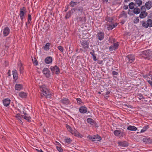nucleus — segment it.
I'll use <instances>...</instances> for the list:
<instances>
[{"instance_id": "nucleus-34", "label": "nucleus", "mask_w": 152, "mask_h": 152, "mask_svg": "<svg viewBox=\"0 0 152 152\" xmlns=\"http://www.w3.org/2000/svg\"><path fill=\"white\" fill-rule=\"evenodd\" d=\"M90 53L91 55L92 56L93 59L94 61H96L97 60L96 57L95 55V51L94 50H93L92 51L90 52Z\"/></svg>"}, {"instance_id": "nucleus-37", "label": "nucleus", "mask_w": 152, "mask_h": 152, "mask_svg": "<svg viewBox=\"0 0 152 152\" xmlns=\"http://www.w3.org/2000/svg\"><path fill=\"white\" fill-rule=\"evenodd\" d=\"M73 10H74L75 11L77 10V11L80 12L81 13H82L83 10V7H80L78 8L77 9L75 8H73Z\"/></svg>"}, {"instance_id": "nucleus-22", "label": "nucleus", "mask_w": 152, "mask_h": 152, "mask_svg": "<svg viewBox=\"0 0 152 152\" xmlns=\"http://www.w3.org/2000/svg\"><path fill=\"white\" fill-rule=\"evenodd\" d=\"M53 61L52 57L51 56H48L47 57L45 60V62L46 64H49L52 63Z\"/></svg>"}, {"instance_id": "nucleus-23", "label": "nucleus", "mask_w": 152, "mask_h": 152, "mask_svg": "<svg viewBox=\"0 0 152 152\" xmlns=\"http://www.w3.org/2000/svg\"><path fill=\"white\" fill-rule=\"evenodd\" d=\"M23 88V85L20 84H16L15 87V90L19 91L22 89Z\"/></svg>"}, {"instance_id": "nucleus-25", "label": "nucleus", "mask_w": 152, "mask_h": 152, "mask_svg": "<svg viewBox=\"0 0 152 152\" xmlns=\"http://www.w3.org/2000/svg\"><path fill=\"white\" fill-rule=\"evenodd\" d=\"M143 141L146 144H150L152 143V141L150 138L145 137L143 138Z\"/></svg>"}, {"instance_id": "nucleus-50", "label": "nucleus", "mask_w": 152, "mask_h": 152, "mask_svg": "<svg viewBox=\"0 0 152 152\" xmlns=\"http://www.w3.org/2000/svg\"><path fill=\"white\" fill-rule=\"evenodd\" d=\"M23 67L22 64H20V65L19 70L20 72L21 73L22 72V71L23 70Z\"/></svg>"}, {"instance_id": "nucleus-44", "label": "nucleus", "mask_w": 152, "mask_h": 152, "mask_svg": "<svg viewBox=\"0 0 152 152\" xmlns=\"http://www.w3.org/2000/svg\"><path fill=\"white\" fill-rule=\"evenodd\" d=\"M87 138L89 140H92V141H95V140H94L95 139V135L94 136H92L89 135L87 136Z\"/></svg>"}, {"instance_id": "nucleus-63", "label": "nucleus", "mask_w": 152, "mask_h": 152, "mask_svg": "<svg viewBox=\"0 0 152 152\" xmlns=\"http://www.w3.org/2000/svg\"><path fill=\"white\" fill-rule=\"evenodd\" d=\"M10 70H9L8 71V74L9 76H10Z\"/></svg>"}, {"instance_id": "nucleus-16", "label": "nucleus", "mask_w": 152, "mask_h": 152, "mask_svg": "<svg viewBox=\"0 0 152 152\" xmlns=\"http://www.w3.org/2000/svg\"><path fill=\"white\" fill-rule=\"evenodd\" d=\"M4 37H6L9 34L10 30L8 27H5L2 30Z\"/></svg>"}, {"instance_id": "nucleus-59", "label": "nucleus", "mask_w": 152, "mask_h": 152, "mask_svg": "<svg viewBox=\"0 0 152 152\" xmlns=\"http://www.w3.org/2000/svg\"><path fill=\"white\" fill-rule=\"evenodd\" d=\"M147 82L152 87V81L150 80H147Z\"/></svg>"}, {"instance_id": "nucleus-39", "label": "nucleus", "mask_w": 152, "mask_h": 152, "mask_svg": "<svg viewBox=\"0 0 152 152\" xmlns=\"http://www.w3.org/2000/svg\"><path fill=\"white\" fill-rule=\"evenodd\" d=\"M105 20L107 22L109 23H112L113 20V19L112 18L108 16L106 17Z\"/></svg>"}, {"instance_id": "nucleus-27", "label": "nucleus", "mask_w": 152, "mask_h": 152, "mask_svg": "<svg viewBox=\"0 0 152 152\" xmlns=\"http://www.w3.org/2000/svg\"><path fill=\"white\" fill-rule=\"evenodd\" d=\"M18 94L19 96L22 98H26L27 95V93L23 91L20 92Z\"/></svg>"}, {"instance_id": "nucleus-52", "label": "nucleus", "mask_w": 152, "mask_h": 152, "mask_svg": "<svg viewBox=\"0 0 152 152\" xmlns=\"http://www.w3.org/2000/svg\"><path fill=\"white\" fill-rule=\"evenodd\" d=\"M146 9L145 7V5H144L141 7V9L142 11H146Z\"/></svg>"}, {"instance_id": "nucleus-19", "label": "nucleus", "mask_w": 152, "mask_h": 152, "mask_svg": "<svg viewBox=\"0 0 152 152\" xmlns=\"http://www.w3.org/2000/svg\"><path fill=\"white\" fill-rule=\"evenodd\" d=\"M12 73L13 79L15 80V83H17L18 73L17 71L15 69H14L12 71Z\"/></svg>"}, {"instance_id": "nucleus-12", "label": "nucleus", "mask_w": 152, "mask_h": 152, "mask_svg": "<svg viewBox=\"0 0 152 152\" xmlns=\"http://www.w3.org/2000/svg\"><path fill=\"white\" fill-rule=\"evenodd\" d=\"M79 111L82 114L89 113V111H88L87 108L85 106H81L79 108Z\"/></svg>"}, {"instance_id": "nucleus-4", "label": "nucleus", "mask_w": 152, "mask_h": 152, "mask_svg": "<svg viewBox=\"0 0 152 152\" xmlns=\"http://www.w3.org/2000/svg\"><path fill=\"white\" fill-rule=\"evenodd\" d=\"M81 46L86 51L89 48V41L88 40H81L80 41Z\"/></svg>"}, {"instance_id": "nucleus-32", "label": "nucleus", "mask_w": 152, "mask_h": 152, "mask_svg": "<svg viewBox=\"0 0 152 152\" xmlns=\"http://www.w3.org/2000/svg\"><path fill=\"white\" fill-rule=\"evenodd\" d=\"M127 129L129 130L135 131L137 129L135 126L130 125L127 127Z\"/></svg>"}, {"instance_id": "nucleus-43", "label": "nucleus", "mask_w": 152, "mask_h": 152, "mask_svg": "<svg viewBox=\"0 0 152 152\" xmlns=\"http://www.w3.org/2000/svg\"><path fill=\"white\" fill-rule=\"evenodd\" d=\"M95 139L94 140L95 141H98L101 140L102 139L101 137L99 136L98 134L96 136L95 135Z\"/></svg>"}, {"instance_id": "nucleus-9", "label": "nucleus", "mask_w": 152, "mask_h": 152, "mask_svg": "<svg viewBox=\"0 0 152 152\" xmlns=\"http://www.w3.org/2000/svg\"><path fill=\"white\" fill-rule=\"evenodd\" d=\"M104 34L103 32L99 31L97 33L96 35V37L97 39L99 41L103 40L104 38Z\"/></svg>"}, {"instance_id": "nucleus-8", "label": "nucleus", "mask_w": 152, "mask_h": 152, "mask_svg": "<svg viewBox=\"0 0 152 152\" xmlns=\"http://www.w3.org/2000/svg\"><path fill=\"white\" fill-rule=\"evenodd\" d=\"M114 134L119 138L123 137L125 135V133L123 131L119 130H115L113 132Z\"/></svg>"}, {"instance_id": "nucleus-3", "label": "nucleus", "mask_w": 152, "mask_h": 152, "mask_svg": "<svg viewBox=\"0 0 152 152\" xmlns=\"http://www.w3.org/2000/svg\"><path fill=\"white\" fill-rule=\"evenodd\" d=\"M26 12V8L25 7H21L20 9V12L19 13V16L20 17V19L22 22L21 24L22 25H23V20L25 17V14Z\"/></svg>"}, {"instance_id": "nucleus-5", "label": "nucleus", "mask_w": 152, "mask_h": 152, "mask_svg": "<svg viewBox=\"0 0 152 152\" xmlns=\"http://www.w3.org/2000/svg\"><path fill=\"white\" fill-rule=\"evenodd\" d=\"M50 69L53 74H55L58 75L60 73V69L57 65L51 66Z\"/></svg>"}, {"instance_id": "nucleus-24", "label": "nucleus", "mask_w": 152, "mask_h": 152, "mask_svg": "<svg viewBox=\"0 0 152 152\" xmlns=\"http://www.w3.org/2000/svg\"><path fill=\"white\" fill-rule=\"evenodd\" d=\"M145 7L147 10L150 9L152 6V2L151 1H149L146 2L145 4Z\"/></svg>"}, {"instance_id": "nucleus-38", "label": "nucleus", "mask_w": 152, "mask_h": 152, "mask_svg": "<svg viewBox=\"0 0 152 152\" xmlns=\"http://www.w3.org/2000/svg\"><path fill=\"white\" fill-rule=\"evenodd\" d=\"M64 140L65 142L67 143L68 144H70L72 141V139L69 137H65Z\"/></svg>"}, {"instance_id": "nucleus-31", "label": "nucleus", "mask_w": 152, "mask_h": 152, "mask_svg": "<svg viewBox=\"0 0 152 152\" xmlns=\"http://www.w3.org/2000/svg\"><path fill=\"white\" fill-rule=\"evenodd\" d=\"M50 43H47L45 45V46L43 47V49L46 51H48L50 49Z\"/></svg>"}, {"instance_id": "nucleus-45", "label": "nucleus", "mask_w": 152, "mask_h": 152, "mask_svg": "<svg viewBox=\"0 0 152 152\" xmlns=\"http://www.w3.org/2000/svg\"><path fill=\"white\" fill-rule=\"evenodd\" d=\"M151 72H150L148 74L145 75L144 77L147 78H148L150 79V78H151V76L152 75L151 74Z\"/></svg>"}, {"instance_id": "nucleus-41", "label": "nucleus", "mask_w": 152, "mask_h": 152, "mask_svg": "<svg viewBox=\"0 0 152 152\" xmlns=\"http://www.w3.org/2000/svg\"><path fill=\"white\" fill-rule=\"evenodd\" d=\"M31 14H29L28 15V24L30 23L31 21Z\"/></svg>"}, {"instance_id": "nucleus-11", "label": "nucleus", "mask_w": 152, "mask_h": 152, "mask_svg": "<svg viewBox=\"0 0 152 152\" xmlns=\"http://www.w3.org/2000/svg\"><path fill=\"white\" fill-rule=\"evenodd\" d=\"M42 72L47 78L50 76V72L49 69L47 68H44L42 70Z\"/></svg>"}, {"instance_id": "nucleus-18", "label": "nucleus", "mask_w": 152, "mask_h": 152, "mask_svg": "<svg viewBox=\"0 0 152 152\" xmlns=\"http://www.w3.org/2000/svg\"><path fill=\"white\" fill-rule=\"evenodd\" d=\"M118 144L119 146L123 147H127L129 145L128 142L125 141L118 142Z\"/></svg>"}, {"instance_id": "nucleus-53", "label": "nucleus", "mask_w": 152, "mask_h": 152, "mask_svg": "<svg viewBox=\"0 0 152 152\" xmlns=\"http://www.w3.org/2000/svg\"><path fill=\"white\" fill-rule=\"evenodd\" d=\"M70 5L72 7H74L75 6V2H73L72 1H71L70 3Z\"/></svg>"}, {"instance_id": "nucleus-10", "label": "nucleus", "mask_w": 152, "mask_h": 152, "mask_svg": "<svg viewBox=\"0 0 152 152\" xmlns=\"http://www.w3.org/2000/svg\"><path fill=\"white\" fill-rule=\"evenodd\" d=\"M119 45V43L117 42L115 43H114L113 46H111L109 47V50L110 51H112L113 50H117L118 48Z\"/></svg>"}, {"instance_id": "nucleus-33", "label": "nucleus", "mask_w": 152, "mask_h": 152, "mask_svg": "<svg viewBox=\"0 0 152 152\" xmlns=\"http://www.w3.org/2000/svg\"><path fill=\"white\" fill-rule=\"evenodd\" d=\"M140 10L139 8L136 7L134 9L133 12L134 14H138L140 13Z\"/></svg>"}, {"instance_id": "nucleus-21", "label": "nucleus", "mask_w": 152, "mask_h": 152, "mask_svg": "<svg viewBox=\"0 0 152 152\" xmlns=\"http://www.w3.org/2000/svg\"><path fill=\"white\" fill-rule=\"evenodd\" d=\"M108 25V27L107 29L108 30H111L113 29L117 25V23H111L110 24Z\"/></svg>"}, {"instance_id": "nucleus-64", "label": "nucleus", "mask_w": 152, "mask_h": 152, "mask_svg": "<svg viewBox=\"0 0 152 152\" xmlns=\"http://www.w3.org/2000/svg\"><path fill=\"white\" fill-rule=\"evenodd\" d=\"M68 10V7H67L65 8V10H64V11L66 12V11H67V10Z\"/></svg>"}, {"instance_id": "nucleus-17", "label": "nucleus", "mask_w": 152, "mask_h": 152, "mask_svg": "<svg viewBox=\"0 0 152 152\" xmlns=\"http://www.w3.org/2000/svg\"><path fill=\"white\" fill-rule=\"evenodd\" d=\"M2 101L4 106L7 107L10 104L11 100L9 98H6L3 99Z\"/></svg>"}, {"instance_id": "nucleus-57", "label": "nucleus", "mask_w": 152, "mask_h": 152, "mask_svg": "<svg viewBox=\"0 0 152 152\" xmlns=\"http://www.w3.org/2000/svg\"><path fill=\"white\" fill-rule=\"evenodd\" d=\"M139 96V98L140 100L144 99V97L142 95H140Z\"/></svg>"}, {"instance_id": "nucleus-51", "label": "nucleus", "mask_w": 152, "mask_h": 152, "mask_svg": "<svg viewBox=\"0 0 152 152\" xmlns=\"http://www.w3.org/2000/svg\"><path fill=\"white\" fill-rule=\"evenodd\" d=\"M31 118L30 116H27L25 119L28 121V122H30L31 121Z\"/></svg>"}, {"instance_id": "nucleus-6", "label": "nucleus", "mask_w": 152, "mask_h": 152, "mask_svg": "<svg viewBox=\"0 0 152 152\" xmlns=\"http://www.w3.org/2000/svg\"><path fill=\"white\" fill-rule=\"evenodd\" d=\"M135 60V56L133 54H129L126 56L125 58L126 61L127 63H132Z\"/></svg>"}, {"instance_id": "nucleus-20", "label": "nucleus", "mask_w": 152, "mask_h": 152, "mask_svg": "<svg viewBox=\"0 0 152 152\" xmlns=\"http://www.w3.org/2000/svg\"><path fill=\"white\" fill-rule=\"evenodd\" d=\"M10 43L11 40L10 38H7L6 39L5 43L4 44V46L5 47V48L8 49L9 47Z\"/></svg>"}, {"instance_id": "nucleus-35", "label": "nucleus", "mask_w": 152, "mask_h": 152, "mask_svg": "<svg viewBox=\"0 0 152 152\" xmlns=\"http://www.w3.org/2000/svg\"><path fill=\"white\" fill-rule=\"evenodd\" d=\"M73 135L77 137L82 138L83 137L82 135L80 134L77 131H75Z\"/></svg>"}, {"instance_id": "nucleus-47", "label": "nucleus", "mask_w": 152, "mask_h": 152, "mask_svg": "<svg viewBox=\"0 0 152 152\" xmlns=\"http://www.w3.org/2000/svg\"><path fill=\"white\" fill-rule=\"evenodd\" d=\"M139 21V19L138 17H136L134 19L133 22L134 23L137 24L138 23Z\"/></svg>"}, {"instance_id": "nucleus-56", "label": "nucleus", "mask_w": 152, "mask_h": 152, "mask_svg": "<svg viewBox=\"0 0 152 152\" xmlns=\"http://www.w3.org/2000/svg\"><path fill=\"white\" fill-rule=\"evenodd\" d=\"M112 74L113 75H118V72L115 71H113L112 72Z\"/></svg>"}, {"instance_id": "nucleus-62", "label": "nucleus", "mask_w": 152, "mask_h": 152, "mask_svg": "<svg viewBox=\"0 0 152 152\" xmlns=\"http://www.w3.org/2000/svg\"><path fill=\"white\" fill-rule=\"evenodd\" d=\"M25 116V115H21V116H22V117L24 119H25V118L26 117V116Z\"/></svg>"}, {"instance_id": "nucleus-30", "label": "nucleus", "mask_w": 152, "mask_h": 152, "mask_svg": "<svg viewBox=\"0 0 152 152\" xmlns=\"http://www.w3.org/2000/svg\"><path fill=\"white\" fill-rule=\"evenodd\" d=\"M135 6L139 7L141 5L142 1L141 0H134Z\"/></svg>"}, {"instance_id": "nucleus-15", "label": "nucleus", "mask_w": 152, "mask_h": 152, "mask_svg": "<svg viewBox=\"0 0 152 152\" xmlns=\"http://www.w3.org/2000/svg\"><path fill=\"white\" fill-rule=\"evenodd\" d=\"M60 102L64 105H68L70 104V100L66 98H63L62 99Z\"/></svg>"}, {"instance_id": "nucleus-60", "label": "nucleus", "mask_w": 152, "mask_h": 152, "mask_svg": "<svg viewBox=\"0 0 152 152\" xmlns=\"http://www.w3.org/2000/svg\"><path fill=\"white\" fill-rule=\"evenodd\" d=\"M110 91H107L106 92V95H107L110 94Z\"/></svg>"}, {"instance_id": "nucleus-55", "label": "nucleus", "mask_w": 152, "mask_h": 152, "mask_svg": "<svg viewBox=\"0 0 152 152\" xmlns=\"http://www.w3.org/2000/svg\"><path fill=\"white\" fill-rule=\"evenodd\" d=\"M33 61L34 64L36 66L38 64V61L37 59H35L34 61Z\"/></svg>"}, {"instance_id": "nucleus-36", "label": "nucleus", "mask_w": 152, "mask_h": 152, "mask_svg": "<svg viewBox=\"0 0 152 152\" xmlns=\"http://www.w3.org/2000/svg\"><path fill=\"white\" fill-rule=\"evenodd\" d=\"M149 128V126L148 125H146L145 126L143 127V128L141 130L140 132L143 133L147 130Z\"/></svg>"}, {"instance_id": "nucleus-54", "label": "nucleus", "mask_w": 152, "mask_h": 152, "mask_svg": "<svg viewBox=\"0 0 152 152\" xmlns=\"http://www.w3.org/2000/svg\"><path fill=\"white\" fill-rule=\"evenodd\" d=\"M76 100L77 103L79 104H80V102H82V100L80 98H77L76 99Z\"/></svg>"}, {"instance_id": "nucleus-49", "label": "nucleus", "mask_w": 152, "mask_h": 152, "mask_svg": "<svg viewBox=\"0 0 152 152\" xmlns=\"http://www.w3.org/2000/svg\"><path fill=\"white\" fill-rule=\"evenodd\" d=\"M66 127L69 132L72 129L70 126L68 124H66Z\"/></svg>"}, {"instance_id": "nucleus-14", "label": "nucleus", "mask_w": 152, "mask_h": 152, "mask_svg": "<svg viewBox=\"0 0 152 152\" xmlns=\"http://www.w3.org/2000/svg\"><path fill=\"white\" fill-rule=\"evenodd\" d=\"M76 19L78 23H85L86 21V17H77L76 18Z\"/></svg>"}, {"instance_id": "nucleus-13", "label": "nucleus", "mask_w": 152, "mask_h": 152, "mask_svg": "<svg viewBox=\"0 0 152 152\" xmlns=\"http://www.w3.org/2000/svg\"><path fill=\"white\" fill-rule=\"evenodd\" d=\"M87 122L93 126H96L97 125V124L96 122L91 118H88L86 120Z\"/></svg>"}, {"instance_id": "nucleus-42", "label": "nucleus", "mask_w": 152, "mask_h": 152, "mask_svg": "<svg viewBox=\"0 0 152 152\" xmlns=\"http://www.w3.org/2000/svg\"><path fill=\"white\" fill-rule=\"evenodd\" d=\"M71 15V11H68L66 14L65 18L67 19L69 18L70 17Z\"/></svg>"}, {"instance_id": "nucleus-2", "label": "nucleus", "mask_w": 152, "mask_h": 152, "mask_svg": "<svg viewBox=\"0 0 152 152\" xmlns=\"http://www.w3.org/2000/svg\"><path fill=\"white\" fill-rule=\"evenodd\" d=\"M142 26L145 28H147L148 27H152V20L151 19H148L146 22L145 21L141 22Z\"/></svg>"}, {"instance_id": "nucleus-40", "label": "nucleus", "mask_w": 152, "mask_h": 152, "mask_svg": "<svg viewBox=\"0 0 152 152\" xmlns=\"http://www.w3.org/2000/svg\"><path fill=\"white\" fill-rule=\"evenodd\" d=\"M129 8L131 10L134 8V6H135V3L133 2H131L129 4Z\"/></svg>"}, {"instance_id": "nucleus-61", "label": "nucleus", "mask_w": 152, "mask_h": 152, "mask_svg": "<svg viewBox=\"0 0 152 152\" xmlns=\"http://www.w3.org/2000/svg\"><path fill=\"white\" fill-rule=\"evenodd\" d=\"M125 7H124V9L126 10L128 8V7L127 6H125Z\"/></svg>"}, {"instance_id": "nucleus-46", "label": "nucleus", "mask_w": 152, "mask_h": 152, "mask_svg": "<svg viewBox=\"0 0 152 152\" xmlns=\"http://www.w3.org/2000/svg\"><path fill=\"white\" fill-rule=\"evenodd\" d=\"M57 48L60 50L61 52L63 53L64 49L62 46H60L57 47Z\"/></svg>"}, {"instance_id": "nucleus-58", "label": "nucleus", "mask_w": 152, "mask_h": 152, "mask_svg": "<svg viewBox=\"0 0 152 152\" xmlns=\"http://www.w3.org/2000/svg\"><path fill=\"white\" fill-rule=\"evenodd\" d=\"M76 130L75 129L73 130L72 129L69 132L72 134H74V132H75V131Z\"/></svg>"}, {"instance_id": "nucleus-1", "label": "nucleus", "mask_w": 152, "mask_h": 152, "mask_svg": "<svg viewBox=\"0 0 152 152\" xmlns=\"http://www.w3.org/2000/svg\"><path fill=\"white\" fill-rule=\"evenodd\" d=\"M41 91L44 96H45L46 98L50 99L51 97V93L49 90L46 88L45 85H42L41 86Z\"/></svg>"}, {"instance_id": "nucleus-28", "label": "nucleus", "mask_w": 152, "mask_h": 152, "mask_svg": "<svg viewBox=\"0 0 152 152\" xmlns=\"http://www.w3.org/2000/svg\"><path fill=\"white\" fill-rule=\"evenodd\" d=\"M15 117H16L17 119L18 120L19 123L22 125L23 124V123L21 119H22V117L21 116V115L19 113H18L15 116Z\"/></svg>"}, {"instance_id": "nucleus-29", "label": "nucleus", "mask_w": 152, "mask_h": 152, "mask_svg": "<svg viewBox=\"0 0 152 152\" xmlns=\"http://www.w3.org/2000/svg\"><path fill=\"white\" fill-rule=\"evenodd\" d=\"M118 17L119 18L122 17L126 18L127 17L126 12L124 11H123L119 15Z\"/></svg>"}, {"instance_id": "nucleus-48", "label": "nucleus", "mask_w": 152, "mask_h": 152, "mask_svg": "<svg viewBox=\"0 0 152 152\" xmlns=\"http://www.w3.org/2000/svg\"><path fill=\"white\" fill-rule=\"evenodd\" d=\"M56 148L59 152H63V149L61 147H58V146H57L56 147Z\"/></svg>"}, {"instance_id": "nucleus-26", "label": "nucleus", "mask_w": 152, "mask_h": 152, "mask_svg": "<svg viewBox=\"0 0 152 152\" xmlns=\"http://www.w3.org/2000/svg\"><path fill=\"white\" fill-rule=\"evenodd\" d=\"M148 14V13L146 11H142L139 15V17L140 18H144Z\"/></svg>"}, {"instance_id": "nucleus-7", "label": "nucleus", "mask_w": 152, "mask_h": 152, "mask_svg": "<svg viewBox=\"0 0 152 152\" xmlns=\"http://www.w3.org/2000/svg\"><path fill=\"white\" fill-rule=\"evenodd\" d=\"M140 54L145 59L148 58L151 56V52L149 50L144 51L140 53Z\"/></svg>"}]
</instances>
